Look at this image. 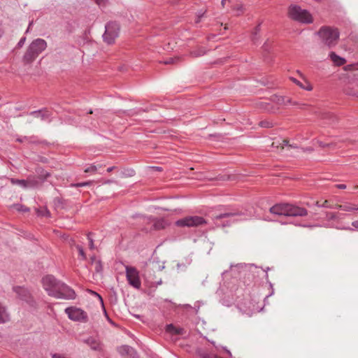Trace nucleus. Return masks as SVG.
I'll return each mask as SVG.
<instances>
[{
	"label": "nucleus",
	"instance_id": "42",
	"mask_svg": "<svg viewBox=\"0 0 358 358\" xmlns=\"http://www.w3.org/2000/svg\"><path fill=\"white\" fill-rule=\"evenodd\" d=\"M337 188L344 189L346 188V185L344 184H338L336 185Z\"/></svg>",
	"mask_w": 358,
	"mask_h": 358
},
{
	"label": "nucleus",
	"instance_id": "36",
	"mask_svg": "<svg viewBox=\"0 0 358 358\" xmlns=\"http://www.w3.org/2000/svg\"><path fill=\"white\" fill-rule=\"evenodd\" d=\"M15 208L19 210V211H24V212H27L29 211V208H26V207H24L22 206H20L19 204L17 205H15Z\"/></svg>",
	"mask_w": 358,
	"mask_h": 358
},
{
	"label": "nucleus",
	"instance_id": "35",
	"mask_svg": "<svg viewBox=\"0 0 358 358\" xmlns=\"http://www.w3.org/2000/svg\"><path fill=\"white\" fill-rule=\"evenodd\" d=\"M234 10L237 12L236 15H239L243 11V5H238L234 8Z\"/></svg>",
	"mask_w": 358,
	"mask_h": 358
},
{
	"label": "nucleus",
	"instance_id": "8",
	"mask_svg": "<svg viewBox=\"0 0 358 358\" xmlns=\"http://www.w3.org/2000/svg\"><path fill=\"white\" fill-rule=\"evenodd\" d=\"M206 224L205 219L201 216H188L176 222L178 227H194Z\"/></svg>",
	"mask_w": 358,
	"mask_h": 358
},
{
	"label": "nucleus",
	"instance_id": "43",
	"mask_svg": "<svg viewBox=\"0 0 358 358\" xmlns=\"http://www.w3.org/2000/svg\"><path fill=\"white\" fill-rule=\"evenodd\" d=\"M352 227H354L355 229H358V220L354 221L352 223Z\"/></svg>",
	"mask_w": 358,
	"mask_h": 358
},
{
	"label": "nucleus",
	"instance_id": "47",
	"mask_svg": "<svg viewBox=\"0 0 358 358\" xmlns=\"http://www.w3.org/2000/svg\"><path fill=\"white\" fill-rule=\"evenodd\" d=\"M114 169H115V166L109 167V168H108L107 171L111 172L113 170H114Z\"/></svg>",
	"mask_w": 358,
	"mask_h": 358
},
{
	"label": "nucleus",
	"instance_id": "19",
	"mask_svg": "<svg viewBox=\"0 0 358 358\" xmlns=\"http://www.w3.org/2000/svg\"><path fill=\"white\" fill-rule=\"evenodd\" d=\"M336 209L348 211V212L352 211V210H358L357 207H356L355 205L350 203H345L341 204V205L336 204Z\"/></svg>",
	"mask_w": 358,
	"mask_h": 358
},
{
	"label": "nucleus",
	"instance_id": "37",
	"mask_svg": "<svg viewBox=\"0 0 358 358\" xmlns=\"http://www.w3.org/2000/svg\"><path fill=\"white\" fill-rule=\"evenodd\" d=\"M26 41V38L25 37H22L20 41L19 42L17 43V48H21L23 46V45L24 44V42Z\"/></svg>",
	"mask_w": 358,
	"mask_h": 358
},
{
	"label": "nucleus",
	"instance_id": "22",
	"mask_svg": "<svg viewBox=\"0 0 358 358\" xmlns=\"http://www.w3.org/2000/svg\"><path fill=\"white\" fill-rule=\"evenodd\" d=\"M169 223L164 218L157 220L154 223V227L156 229H162L166 228Z\"/></svg>",
	"mask_w": 358,
	"mask_h": 358
},
{
	"label": "nucleus",
	"instance_id": "52",
	"mask_svg": "<svg viewBox=\"0 0 358 358\" xmlns=\"http://www.w3.org/2000/svg\"><path fill=\"white\" fill-rule=\"evenodd\" d=\"M282 143H283V145H286V146L288 145V141H287L283 140Z\"/></svg>",
	"mask_w": 358,
	"mask_h": 358
},
{
	"label": "nucleus",
	"instance_id": "27",
	"mask_svg": "<svg viewBox=\"0 0 358 358\" xmlns=\"http://www.w3.org/2000/svg\"><path fill=\"white\" fill-rule=\"evenodd\" d=\"M76 249L78 250V252H79V255L80 256L81 259L83 260H85L87 259V257H86V255L84 252V250L83 248V247L80 245H75Z\"/></svg>",
	"mask_w": 358,
	"mask_h": 358
},
{
	"label": "nucleus",
	"instance_id": "56",
	"mask_svg": "<svg viewBox=\"0 0 358 358\" xmlns=\"http://www.w3.org/2000/svg\"><path fill=\"white\" fill-rule=\"evenodd\" d=\"M2 35V31H1V29L0 28V37Z\"/></svg>",
	"mask_w": 358,
	"mask_h": 358
},
{
	"label": "nucleus",
	"instance_id": "41",
	"mask_svg": "<svg viewBox=\"0 0 358 358\" xmlns=\"http://www.w3.org/2000/svg\"><path fill=\"white\" fill-rule=\"evenodd\" d=\"M92 293L93 294L96 295V296L99 298V299L100 300V301H101V304L103 305V299H102L101 296L99 294H97L96 292H92Z\"/></svg>",
	"mask_w": 358,
	"mask_h": 358
},
{
	"label": "nucleus",
	"instance_id": "57",
	"mask_svg": "<svg viewBox=\"0 0 358 358\" xmlns=\"http://www.w3.org/2000/svg\"><path fill=\"white\" fill-rule=\"evenodd\" d=\"M272 294H273V291L269 295H268L266 297H268L269 296H271Z\"/></svg>",
	"mask_w": 358,
	"mask_h": 358
},
{
	"label": "nucleus",
	"instance_id": "10",
	"mask_svg": "<svg viewBox=\"0 0 358 358\" xmlns=\"http://www.w3.org/2000/svg\"><path fill=\"white\" fill-rule=\"evenodd\" d=\"M60 282L61 281L57 280L52 275H47L41 280V283L44 289L48 292V295L51 296L52 293L56 291Z\"/></svg>",
	"mask_w": 358,
	"mask_h": 358
},
{
	"label": "nucleus",
	"instance_id": "28",
	"mask_svg": "<svg viewBox=\"0 0 358 358\" xmlns=\"http://www.w3.org/2000/svg\"><path fill=\"white\" fill-rule=\"evenodd\" d=\"M97 169L98 168L96 166H95L94 164H91L90 166L85 168L84 171L85 173H90L94 174L96 172Z\"/></svg>",
	"mask_w": 358,
	"mask_h": 358
},
{
	"label": "nucleus",
	"instance_id": "3",
	"mask_svg": "<svg viewBox=\"0 0 358 358\" xmlns=\"http://www.w3.org/2000/svg\"><path fill=\"white\" fill-rule=\"evenodd\" d=\"M321 41L329 48L335 46L339 38V32L337 29L330 27H322L317 32Z\"/></svg>",
	"mask_w": 358,
	"mask_h": 358
},
{
	"label": "nucleus",
	"instance_id": "38",
	"mask_svg": "<svg viewBox=\"0 0 358 358\" xmlns=\"http://www.w3.org/2000/svg\"><path fill=\"white\" fill-rule=\"evenodd\" d=\"M178 58H169V59L166 60L164 62V64H173L176 60H178Z\"/></svg>",
	"mask_w": 358,
	"mask_h": 358
},
{
	"label": "nucleus",
	"instance_id": "17",
	"mask_svg": "<svg viewBox=\"0 0 358 358\" xmlns=\"http://www.w3.org/2000/svg\"><path fill=\"white\" fill-rule=\"evenodd\" d=\"M329 57L334 64L338 66H342L346 63V59L337 55L334 52L329 53Z\"/></svg>",
	"mask_w": 358,
	"mask_h": 358
},
{
	"label": "nucleus",
	"instance_id": "15",
	"mask_svg": "<svg viewBox=\"0 0 358 358\" xmlns=\"http://www.w3.org/2000/svg\"><path fill=\"white\" fill-rule=\"evenodd\" d=\"M289 79L295 83L297 86H299L300 88L306 90V91H312L313 90V86L311 83L307 80V78H301V80H299L294 77H290Z\"/></svg>",
	"mask_w": 358,
	"mask_h": 358
},
{
	"label": "nucleus",
	"instance_id": "40",
	"mask_svg": "<svg viewBox=\"0 0 358 358\" xmlns=\"http://www.w3.org/2000/svg\"><path fill=\"white\" fill-rule=\"evenodd\" d=\"M52 358H66L63 355L61 354H52Z\"/></svg>",
	"mask_w": 358,
	"mask_h": 358
},
{
	"label": "nucleus",
	"instance_id": "25",
	"mask_svg": "<svg viewBox=\"0 0 358 358\" xmlns=\"http://www.w3.org/2000/svg\"><path fill=\"white\" fill-rule=\"evenodd\" d=\"M235 215H236L235 213H220L219 215H215L214 217V220H222V219H224V218L232 217Z\"/></svg>",
	"mask_w": 358,
	"mask_h": 358
},
{
	"label": "nucleus",
	"instance_id": "13",
	"mask_svg": "<svg viewBox=\"0 0 358 358\" xmlns=\"http://www.w3.org/2000/svg\"><path fill=\"white\" fill-rule=\"evenodd\" d=\"M117 350L122 356H128L129 358H138V355L136 350L129 345L120 346Z\"/></svg>",
	"mask_w": 358,
	"mask_h": 358
},
{
	"label": "nucleus",
	"instance_id": "48",
	"mask_svg": "<svg viewBox=\"0 0 358 358\" xmlns=\"http://www.w3.org/2000/svg\"><path fill=\"white\" fill-rule=\"evenodd\" d=\"M113 182V180H106L103 183L104 184H110Z\"/></svg>",
	"mask_w": 358,
	"mask_h": 358
},
{
	"label": "nucleus",
	"instance_id": "29",
	"mask_svg": "<svg viewBox=\"0 0 358 358\" xmlns=\"http://www.w3.org/2000/svg\"><path fill=\"white\" fill-rule=\"evenodd\" d=\"M205 53H206V51L203 49L199 48L197 50L192 51L191 52V55L194 57H201V56L205 55Z\"/></svg>",
	"mask_w": 358,
	"mask_h": 358
},
{
	"label": "nucleus",
	"instance_id": "14",
	"mask_svg": "<svg viewBox=\"0 0 358 358\" xmlns=\"http://www.w3.org/2000/svg\"><path fill=\"white\" fill-rule=\"evenodd\" d=\"M15 141L20 143H27L28 145L38 144L40 143L38 137L36 136H18L16 135Z\"/></svg>",
	"mask_w": 358,
	"mask_h": 358
},
{
	"label": "nucleus",
	"instance_id": "12",
	"mask_svg": "<svg viewBox=\"0 0 358 358\" xmlns=\"http://www.w3.org/2000/svg\"><path fill=\"white\" fill-rule=\"evenodd\" d=\"M92 350L101 351L103 345L98 337L90 336L83 341Z\"/></svg>",
	"mask_w": 358,
	"mask_h": 358
},
{
	"label": "nucleus",
	"instance_id": "9",
	"mask_svg": "<svg viewBox=\"0 0 358 358\" xmlns=\"http://www.w3.org/2000/svg\"><path fill=\"white\" fill-rule=\"evenodd\" d=\"M65 313L69 318L73 321L85 322L87 320V315L83 310L76 307H68Z\"/></svg>",
	"mask_w": 358,
	"mask_h": 358
},
{
	"label": "nucleus",
	"instance_id": "21",
	"mask_svg": "<svg viewBox=\"0 0 358 358\" xmlns=\"http://www.w3.org/2000/svg\"><path fill=\"white\" fill-rule=\"evenodd\" d=\"M273 101L276 102L279 105H288L291 103V99L288 97L274 96L272 97Z\"/></svg>",
	"mask_w": 358,
	"mask_h": 358
},
{
	"label": "nucleus",
	"instance_id": "24",
	"mask_svg": "<svg viewBox=\"0 0 358 358\" xmlns=\"http://www.w3.org/2000/svg\"><path fill=\"white\" fill-rule=\"evenodd\" d=\"M315 205L318 207L336 209V204H331L327 200L323 201L322 203H320L319 201H317Z\"/></svg>",
	"mask_w": 358,
	"mask_h": 358
},
{
	"label": "nucleus",
	"instance_id": "32",
	"mask_svg": "<svg viewBox=\"0 0 358 358\" xmlns=\"http://www.w3.org/2000/svg\"><path fill=\"white\" fill-rule=\"evenodd\" d=\"M95 3L100 7L103 8L106 6L108 0H94Z\"/></svg>",
	"mask_w": 358,
	"mask_h": 358
},
{
	"label": "nucleus",
	"instance_id": "7",
	"mask_svg": "<svg viewBox=\"0 0 358 358\" xmlns=\"http://www.w3.org/2000/svg\"><path fill=\"white\" fill-rule=\"evenodd\" d=\"M125 273L128 283L135 289H140L141 281L138 271L135 267L125 266Z\"/></svg>",
	"mask_w": 358,
	"mask_h": 358
},
{
	"label": "nucleus",
	"instance_id": "4",
	"mask_svg": "<svg viewBox=\"0 0 358 358\" xmlns=\"http://www.w3.org/2000/svg\"><path fill=\"white\" fill-rule=\"evenodd\" d=\"M289 16L292 20L301 23L309 24L313 22L311 14L308 10L302 9L301 7L296 5L289 7Z\"/></svg>",
	"mask_w": 358,
	"mask_h": 358
},
{
	"label": "nucleus",
	"instance_id": "1",
	"mask_svg": "<svg viewBox=\"0 0 358 358\" xmlns=\"http://www.w3.org/2000/svg\"><path fill=\"white\" fill-rule=\"evenodd\" d=\"M270 213L273 215L286 217H303L308 214L305 208L289 203H279L270 208Z\"/></svg>",
	"mask_w": 358,
	"mask_h": 358
},
{
	"label": "nucleus",
	"instance_id": "6",
	"mask_svg": "<svg viewBox=\"0 0 358 358\" xmlns=\"http://www.w3.org/2000/svg\"><path fill=\"white\" fill-rule=\"evenodd\" d=\"M103 35V41L108 44H112L119 35L120 27L116 22H108L105 27Z\"/></svg>",
	"mask_w": 358,
	"mask_h": 358
},
{
	"label": "nucleus",
	"instance_id": "11",
	"mask_svg": "<svg viewBox=\"0 0 358 358\" xmlns=\"http://www.w3.org/2000/svg\"><path fill=\"white\" fill-rule=\"evenodd\" d=\"M30 115L46 122H50L52 120V113L46 109L32 111L30 113Z\"/></svg>",
	"mask_w": 358,
	"mask_h": 358
},
{
	"label": "nucleus",
	"instance_id": "39",
	"mask_svg": "<svg viewBox=\"0 0 358 358\" xmlns=\"http://www.w3.org/2000/svg\"><path fill=\"white\" fill-rule=\"evenodd\" d=\"M41 176H43L44 178H47L50 176V173L47 171H43L41 173Z\"/></svg>",
	"mask_w": 358,
	"mask_h": 358
},
{
	"label": "nucleus",
	"instance_id": "30",
	"mask_svg": "<svg viewBox=\"0 0 358 358\" xmlns=\"http://www.w3.org/2000/svg\"><path fill=\"white\" fill-rule=\"evenodd\" d=\"M92 181H87V182H79V183H76V184H71V187H85V186H89L90 185L92 184Z\"/></svg>",
	"mask_w": 358,
	"mask_h": 358
},
{
	"label": "nucleus",
	"instance_id": "46",
	"mask_svg": "<svg viewBox=\"0 0 358 358\" xmlns=\"http://www.w3.org/2000/svg\"><path fill=\"white\" fill-rule=\"evenodd\" d=\"M259 30H260V25H258L256 27V31H255V34L257 35V32L259 31Z\"/></svg>",
	"mask_w": 358,
	"mask_h": 358
},
{
	"label": "nucleus",
	"instance_id": "51",
	"mask_svg": "<svg viewBox=\"0 0 358 358\" xmlns=\"http://www.w3.org/2000/svg\"><path fill=\"white\" fill-rule=\"evenodd\" d=\"M224 350L227 352V353L230 357H231V352H230L229 350H227V349H226V348H224Z\"/></svg>",
	"mask_w": 358,
	"mask_h": 358
},
{
	"label": "nucleus",
	"instance_id": "2",
	"mask_svg": "<svg viewBox=\"0 0 358 358\" xmlns=\"http://www.w3.org/2000/svg\"><path fill=\"white\" fill-rule=\"evenodd\" d=\"M47 42L43 38L34 40L29 44L22 57L23 63L25 64H31L47 48Z\"/></svg>",
	"mask_w": 358,
	"mask_h": 358
},
{
	"label": "nucleus",
	"instance_id": "16",
	"mask_svg": "<svg viewBox=\"0 0 358 358\" xmlns=\"http://www.w3.org/2000/svg\"><path fill=\"white\" fill-rule=\"evenodd\" d=\"M14 291L21 300L27 302L29 301V299H31V295L27 289L23 287H14Z\"/></svg>",
	"mask_w": 358,
	"mask_h": 358
},
{
	"label": "nucleus",
	"instance_id": "26",
	"mask_svg": "<svg viewBox=\"0 0 358 358\" xmlns=\"http://www.w3.org/2000/svg\"><path fill=\"white\" fill-rule=\"evenodd\" d=\"M340 215H341L337 213H327L326 214V218L327 220L331 221L337 220L338 218H339Z\"/></svg>",
	"mask_w": 358,
	"mask_h": 358
},
{
	"label": "nucleus",
	"instance_id": "53",
	"mask_svg": "<svg viewBox=\"0 0 358 358\" xmlns=\"http://www.w3.org/2000/svg\"><path fill=\"white\" fill-rule=\"evenodd\" d=\"M91 260H92V262H94V263H95V262H96V257L94 256L91 257Z\"/></svg>",
	"mask_w": 358,
	"mask_h": 358
},
{
	"label": "nucleus",
	"instance_id": "58",
	"mask_svg": "<svg viewBox=\"0 0 358 358\" xmlns=\"http://www.w3.org/2000/svg\"><path fill=\"white\" fill-rule=\"evenodd\" d=\"M307 150H308V151H311V150H312V149L308 148V149H307Z\"/></svg>",
	"mask_w": 358,
	"mask_h": 358
},
{
	"label": "nucleus",
	"instance_id": "18",
	"mask_svg": "<svg viewBox=\"0 0 358 358\" xmlns=\"http://www.w3.org/2000/svg\"><path fill=\"white\" fill-rule=\"evenodd\" d=\"M10 320V315L6 308L0 303V324H4Z\"/></svg>",
	"mask_w": 358,
	"mask_h": 358
},
{
	"label": "nucleus",
	"instance_id": "31",
	"mask_svg": "<svg viewBox=\"0 0 358 358\" xmlns=\"http://www.w3.org/2000/svg\"><path fill=\"white\" fill-rule=\"evenodd\" d=\"M87 239L89 241V248L90 250H94L95 246H94V241H93V239L91 237V234H87Z\"/></svg>",
	"mask_w": 358,
	"mask_h": 358
},
{
	"label": "nucleus",
	"instance_id": "23",
	"mask_svg": "<svg viewBox=\"0 0 358 358\" xmlns=\"http://www.w3.org/2000/svg\"><path fill=\"white\" fill-rule=\"evenodd\" d=\"M10 182L13 185H17L24 188H26L29 186V182L25 180H19V179L11 178Z\"/></svg>",
	"mask_w": 358,
	"mask_h": 358
},
{
	"label": "nucleus",
	"instance_id": "5",
	"mask_svg": "<svg viewBox=\"0 0 358 358\" xmlns=\"http://www.w3.org/2000/svg\"><path fill=\"white\" fill-rule=\"evenodd\" d=\"M52 296L56 299L71 300L76 298V294L72 288L61 282L56 291L52 293Z\"/></svg>",
	"mask_w": 358,
	"mask_h": 358
},
{
	"label": "nucleus",
	"instance_id": "20",
	"mask_svg": "<svg viewBox=\"0 0 358 358\" xmlns=\"http://www.w3.org/2000/svg\"><path fill=\"white\" fill-rule=\"evenodd\" d=\"M166 330L167 332L171 333L174 335H181L183 334V329L180 327H176L173 324H170L166 325Z\"/></svg>",
	"mask_w": 358,
	"mask_h": 358
},
{
	"label": "nucleus",
	"instance_id": "55",
	"mask_svg": "<svg viewBox=\"0 0 358 358\" xmlns=\"http://www.w3.org/2000/svg\"><path fill=\"white\" fill-rule=\"evenodd\" d=\"M229 224H230V223L229 222H227L226 224H223L222 227L229 226Z\"/></svg>",
	"mask_w": 358,
	"mask_h": 358
},
{
	"label": "nucleus",
	"instance_id": "33",
	"mask_svg": "<svg viewBox=\"0 0 358 358\" xmlns=\"http://www.w3.org/2000/svg\"><path fill=\"white\" fill-rule=\"evenodd\" d=\"M95 270L96 272H101L102 271V265H101V262L100 260H97L96 262H95Z\"/></svg>",
	"mask_w": 358,
	"mask_h": 358
},
{
	"label": "nucleus",
	"instance_id": "54",
	"mask_svg": "<svg viewBox=\"0 0 358 358\" xmlns=\"http://www.w3.org/2000/svg\"><path fill=\"white\" fill-rule=\"evenodd\" d=\"M45 213H46L45 215L46 216H50V213L47 210V209H45Z\"/></svg>",
	"mask_w": 358,
	"mask_h": 358
},
{
	"label": "nucleus",
	"instance_id": "49",
	"mask_svg": "<svg viewBox=\"0 0 358 358\" xmlns=\"http://www.w3.org/2000/svg\"><path fill=\"white\" fill-rule=\"evenodd\" d=\"M162 284V279H160L159 281L156 282V285L158 286V285H160Z\"/></svg>",
	"mask_w": 358,
	"mask_h": 358
},
{
	"label": "nucleus",
	"instance_id": "34",
	"mask_svg": "<svg viewBox=\"0 0 358 358\" xmlns=\"http://www.w3.org/2000/svg\"><path fill=\"white\" fill-rule=\"evenodd\" d=\"M259 125L262 127H272V123L267 121V120H264V121H261L259 122Z\"/></svg>",
	"mask_w": 358,
	"mask_h": 358
},
{
	"label": "nucleus",
	"instance_id": "50",
	"mask_svg": "<svg viewBox=\"0 0 358 358\" xmlns=\"http://www.w3.org/2000/svg\"><path fill=\"white\" fill-rule=\"evenodd\" d=\"M341 229H345V230H353L352 228L349 227H343V228H341Z\"/></svg>",
	"mask_w": 358,
	"mask_h": 358
},
{
	"label": "nucleus",
	"instance_id": "44",
	"mask_svg": "<svg viewBox=\"0 0 358 358\" xmlns=\"http://www.w3.org/2000/svg\"><path fill=\"white\" fill-rule=\"evenodd\" d=\"M257 268L253 265H250L248 266V270L250 271H253V270H257Z\"/></svg>",
	"mask_w": 358,
	"mask_h": 358
},
{
	"label": "nucleus",
	"instance_id": "45",
	"mask_svg": "<svg viewBox=\"0 0 358 358\" xmlns=\"http://www.w3.org/2000/svg\"><path fill=\"white\" fill-rule=\"evenodd\" d=\"M296 73H297V74L299 76V77H300L301 78H306L305 77V76H304V75H303V74L300 71H299V70H298V71H296Z\"/></svg>",
	"mask_w": 358,
	"mask_h": 358
}]
</instances>
